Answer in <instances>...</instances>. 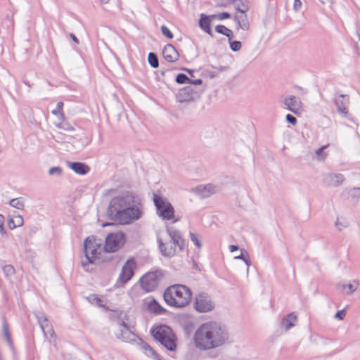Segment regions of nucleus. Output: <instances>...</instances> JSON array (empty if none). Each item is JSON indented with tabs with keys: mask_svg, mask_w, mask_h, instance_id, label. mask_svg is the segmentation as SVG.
<instances>
[{
	"mask_svg": "<svg viewBox=\"0 0 360 360\" xmlns=\"http://www.w3.org/2000/svg\"><path fill=\"white\" fill-rule=\"evenodd\" d=\"M143 214V207L141 198L130 191L113 197L107 209L108 218L122 225L139 220Z\"/></svg>",
	"mask_w": 360,
	"mask_h": 360,
	"instance_id": "nucleus-1",
	"label": "nucleus"
},
{
	"mask_svg": "<svg viewBox=\"0 0 360 360\" xmlns=\"http://www.w3.org/2000/svg\"><path fill=\"white\" fill-rule=\"evenodd\" d=\"M229 338V330L226 325L217 321H208L195 330L193 341L198 349L210 350L226 345Z\"/></svg>",
	"mask_w": 360,
	"mask_h": 360,
	"instance_id": "nucleus-2",
	"label": "nucleus"
},
{
	"mask_svg": "<svg viewBox=\"0 0 360 360\" xmlns=\"http://www.w3.org/2000/svg\"><path fill=\"white\" fill-rule=\"evenodd\" d=\"M163 297L165 302L169 306L181 308L190 302L192 291L186 285L176 284L168 287Z\"/></svg>",
	"mask_w": 360,
	"mask_h": 360,
	"instance_id": "nucleus-3",
	"label": "nucleus"
},
{
	"mask_svg": "<svg viewBox=\"0 0 360 360\" xmlns=\"http://www.w3.org/2000/svg\"><path fill=\"white\" fill-rule=\"evenodd\" d=\"M167 231L170 238L169 243H163L160 238H158V240L162 255L165 257H171L175 255L177 247L181 251L184 249V240L179 231L169 229Z\"/></svg>",
	"mask_w": 360,
	"mask_h": 360,
	"instance_id": "nucleus-4",
	"label": "nucleus"
},
{
	"mask_svg": "<svg viewBox=\"0 0 360 360\" xmlns=\"http://www.w3.org/2000/svg\"><path fill=\"white\" fill-rule=\"evenodd\" d=\"M153 338L169 351L176 348V338L169 326L161 325L151 330Z\"/></svg>",
	"mask_w": 360,
	"mask_h": 360,
	"instance_id": "nucleus-5",
	"label": "nucleus"
},
{
	"mask_svg": "<svg viewBox=\"0 0 360 360\" xmlns=\"http://www.w3.org/2000/svg\"><path fill=\"white\" fill-rule=\"evenodd\" d=\"M102 240L94 236H89L84 243V250L86 261H82V265L85 267L89 264H93L101 252Z\"/></svg>",
	"mask_w": 360,
	"mask_h": 360,
	"instance_id": "nucleus-6",
	"label": "nucleus"
},
{
	"mask_svg": "<svg viewBox=\"0 0 360 360\" xmlns=\"http://www.w3.org/2000/svg\"><path fill=\"white\" fill-rule=\"evenodd\" d=\"M153 201L156 208V213L160 218L164 220H172L174 218V208L167 198L153 193Z\"/></svg>",
	"mask_w": 360,
	"mask_h": 360,
	"instance_id": "nucleus-7",
	"label": "nucleus"
},
{
	"mask_svg": "<svg viewBox=\"0 0 360 360\" xmlns=\"http://www.w3.org/2000/svg\"><path fill=\"white\" fill-rule=\"evenodd\" d=\"M164 278V274L160 270L148 272L140 278V285L146 292L155 290Z\"/></svg>",
	"mask_w": 360,
	"mask_h": 360,
	"instance_id": "nucleus-8",
	"label": "nucleus"
},
{
	"mask_svg": "<svg viewBox=\"0 0 360 360\" xmlns=\"http://www.w3.org/2000/svg\"><path fill=\"white\" fill-rule=\"evenodd\" d=\"M125 243L124 234L122 231L111 233L105 238L104 250L107 252L117 251Z\"/></svg>",
	"mask_w": 360,
	"mask_h": 360,
	"instance_id": "nucleus-9",
	"label": "nucleus"
},
{
	"mask_svg": "<svg viewBox=\"0 0 360 360\" xmlns=\"http://www.w3.org/2000/svg\"><path fill=\"white\" fill-rule=\"evenodd\" d=\"M201 92L191 86L181 89L176 95V101L181 103H191L200 98Z\"/></svg>",
	"mask_w": 360,
	"mask_h": 360,
	"instance_id": "nucleus-10",
	"label": "nucleus"
},
{
	"mask_svg": "<svg viewBox=\"0 0 360 360\" xmlns=\"http://www.w3.org/2000/svg\"><path fill=\"white\" fill-rule=\"evenodd\" d=\"M214 305L210 296L206 293H200L195 298V307L200 312H207L214 308Z\"/></svg>",
	"mask_w": 360,
	"mask_h": 360,
	"instance_id": "nucleus-11",
	"label": "nucleus"
},
{
	"mask_svg": "<svg viewBox=\"0 0 360 360\" xmlns=\"http://www.w3.org/2000/svg\"><path fill=\"white\" fill-rule=\"evenodd\" d=\"M136 268V262L133 259H129L122 266L119 277L120 282L123 284L127 283L134 276V271Z\"/></svg>",
	"mask_w": 360,
	"mask_h": 360,
	"instance_id": "nucleus-12",
	"label": "nucleus"
},
{
	"mask_svg": "<svg viewBox=\"0 0 360 360\" xmlns=\"http://www.w3.org/2000/svg\"><path fill=\"white\" fill-rule=\"evenodd\" d=\"M119 331L115 334L117 338L124 342H131L136 340V335L124 321H122L119 323Z\"/></svg>",
	"mask_w": 360,
	"mask_h": 360,
	"instance_id": "nucleus-13",
	"label": "nucleus"
},
{
	"mask_svg": "<svg viewBox=\"0 0 360 360\" xmlns=\"http://www.w3.org/2000/svg\"><path fill=\"white\" fill-rule=\"evenodd\" d=\"M283 104L286 109L295 114H297L302 110V103L293 95L288 96L283 101Z\"/></svg>",
	"mask_w": 360,
	"mask_h": 360,
	"instance_id": "nucleus-14",
	"label": "nucleus"
},
{
	"mask_svg": "<svg viewBox=\"0 0 360 360\" xmlns=\"http://www.w3.org/2000/svg\"><path fill=\"white\" fill-rule=\"evenodd\" d=\"M345 180V177L341 174L328 173L323 176V182L328 186L338 187L340 186Z\"/></svg>",
	"mask_w": 360,
	"mask_h": 360,
	"instance_id": "nucleus-15",
	"label": "nucleus"
},
{
	"mask_svg": "<svg viewBox=\"0 0 360 360\" xmlns=\"http://www.w3.org/2000/svg\"><path fill=\"white\" fill-rule=\"evenodd\" d=\"M34 315L40 325V327H41L44 334L46 336H47L48 334H49L52 337L54 334V331L49 326L48 319H47L46 316H45V314L41 311H36V312H34Z\"/></svg>",
	"mask_w": 360,
	"mask_h": 360,
	"instance_id": "nucleus-16",
	"label": "nucleus"
},
{
	"mask_svg": "<svg viewBox=\"0 0 360 360\" xmlns=\"http://www.w3.org/2000/svg\"><path fill=\"white\" fill-rule=\"evenodd\" d=\"M335 105L338 111L345 117L348 115L347 105L349 103V97L347 95L340 94L335 98Z\"/></svg>",
	"mask_w": 360,
	"mask_h": 360,
	"instance_id": "nucleus-17",
	"label": "nucleus"
},
{
	"mask_svg": "<svg viewBox=\"0 0 360 360\" xmlns=\"http://www.w3.org/2000/svg\"><path fill=\"white\" fill-rule=\"evenodd\" d=\"M162 56L168 62L172 63L178 60L179 55L174 46L172 44L166 45L162 50Z\"/></svg>",
	"mask_w": 360,
	"mask_h": 360,
	"instance_id": "nucleus-18",
	"label": "nucleus"
},
{
	"mask_svg": "<svg viewBox=\"0 0 360 360\" xmlns=\"http://www.w3.org/2000/svg\"><path fill=\"white\" fill-rule=\"evenodd\" d=\"M212 20H214V18L211 17V15L201 14L198 24L201 30L213 37V33L210 27Z\"/></svg>",
	"mask_w": 360,
	"mask_h": 360,
	"instance_id": "nucleus-19",
	"label": "nucleus"
},
{
	"mask_svg": "<svg viewBox=\"0 0 360 360\" xmlns=\"http://www.w3.org/2000/svg\"><path fill=\"white\" fill-rule=\"evenodd\" d=\"M297 321V317L295 313L292 312L282 319L280 326L285 331H288L295 325Z\"/></svg>",
	"mask_w": 360,
	"mask_h": 360,
	"instance_id": "nucleus-20",
	"label": "nucleus"
},
{
	"mask_svg": "<svg viewBox=\"0 0 360 360\" xmlns=\"http://www.w3.org/2000/svg\"><path fill=\"white\" fill-rule=\"evenodd\" d=\"M234 20L237 23L236 29L238 30L240 28L243 30L247 31L250 28V22L248 19L247 15L245 13H242L240 15H236L234 16Z\"/></svg>",
	"mask_w": 360,
	"mask_h": 360,
	"instance_id": "nucleus-21",
	"label": "nucleus"
},
{
	"mask_svg": "<svg viewBox=\"0 0 360 360\" xmlns=\"http://www.w3.org/2000/svg\"><path fill=\"white\" fill-rule=\"evenodd\" d=\"M70 167L75 173L81 175L86 174L89 170L86 165L79 162L70 163Z\"/></svg>",
	"mask_w": 360,
	"mask_h": 360,
	"instance_id": "nucleus-22",
	"label": "nucleus"
},
{
	"mask_svg": "<svg viewBox=\"0 0 360 360\" xmlns=\"http://www.w3.org/2000/svg\"><path fill=\"white\" fill-rule=\"evenodd\" d=\"M147 309L150 312L156 314H162L166 311V310L154 299L147 302Z\"/></svg>",
	"mask_w": 360,
	"mask_h": 360,
	"instance_id": "nucleus-23",
	"label": "nucleus"
},
{
	"mask_svg": "<svg viewBox=\"0 0 360 360\" xmlns=\"http://www.w3.org/2000/svg\"><path fill=\"white\" fill-rule=\"evenodd\" d=\"M338 287L343 290H347L346 294L349 295L357 290L359 283L357 281H354L352 283H339Z\"/></svg>",
	"mask_w": 360,
	"mask_h": 360,
	"instance_id": "nucleus-24",
	"label": "nucleus"
},
{
	"mask_svg": "<svg viewBox=\"0 0 360 360\" xmlns=\"http://www.w3.org/2000/svg\"><path fill=\"white\" fill-rule=\"evenodd\" d=\"M215 31L217 33H219V34H221L226 36L228 38L229 41H231L234 37L232 30L227 28L224 25H217L215 27Z\"/></svg>",
	"mask_w": 360,
	"mask_h": 360,
	"instance_id": "nucleus-25",
	"label": "nucleus"
},
{
	"mask_svg": "<svg viewBox=\"0 0 360 360\" xmlns=\"http://www.w3.org/2000/svg\"><path fill=\"white\" fill-rule=\"evenodd\" d=\"M198 189L200 191H204L205 193H205V195H204L205 196H207L210 194H214L219 191V188L217 186H214V185L210 184H207L204 186H200L198 187Z\"/></svg>",
	"mask_w": 360,
	"mask_h": 360,
	"instance_id": "nucleus-26",
	"label": "nucleus"
},
{
	"mask_svg": "<svg viewBox=\"0 0 360 360\" xmlns=\"http://www.w3.org/2000/svg\"><path fill=\"white\" fill-rule=\"evenodd\" d=\"M8 224L10 229H14L23 225V218L20 215H17L10 219Z\"/></svg>",
	"mask_w": 360,
	"mask_h": 360,
	"instance_id": "nucleus-27",
	"label": "nucleus"
},
{
	"mask_svg": "<svg viewBox=\"0 0 360 360\" xmlns=\"http://www.w3.org/2000/svg\"><path fill=\"white\" fill-rule=\"evenodd\" d=\"M234 7L240 14L246 13L248 10V0L235 1Z\"/></svg>",
	"mask_w": 360,
	"mask_h": 360,
	"instance_id": "nucleus-28",
	"label": "nucleus"
},
{
	"mask_svg": "<svg viewBox=\"0 0 360 360\" xmlns=\"http://www.w3.org/2000/svg\"><path fill=\"white\" fill-rule=\"evenodd\" d=\"M148 62L153 68H157L159 66L158 58L155 53L150 52L148 53Z\"/></svg>",
	"mask_w": 360,
	"mask_h": 360,
	"instance_id": "nucleus-29",
	"label": "nucleus"
},
{
	"mask_svg": "<svg viewBox=\"0 0 360 360\" xmlns=\"http://www.w3.org/2000/svg\"><path fill=\"white\" fill-rule=\"evenodd\" d=\"M327 147L328 145H325L315 150L316 158L319 161H323L327 157V153L324 151Z\"/></svg>",
	"mask_w": 360,
	"mask_h": 360,
	"instance_id": "nucleus-30",
	"label": "nucleus"
},
{
	"mask_svg": "<svg viewBox=\"0 0 360 360\" xmlns=\"http://www.w3.org/2000/svg\"><path fill=\"white\" fill-rule=\"evenodd\" d=\"M9 205L18 210H22L24 208V201L21 198H13L10 200Z\"/></svg>",
	"mask_w": 360,
	"mask_h": 360,
	"instance_id": "nucleus-31",
	"label": "nucleus"
},
{
	"mask_svg": "<svg viewBox=\"0 0 360 360\" xmlns=\"http://www.w3.org/2000/svg\"><path fill=\"white\" fill-rule=\"evenodd\" d=\"M335 227L338 229V231H341L344 229L349 226V222L347 220H346L344 218H337V220L335 223Z\"/></svg>",
	"mask_w": 360,
	"mask_h": 360,
	"instance_id": "nucleus-32",
	"label": "nucleus"
},
{
	"mask_svg": "<svg viewBox=\"0 0 360 360\" xmlns=\"http://www.w3.org/2000/svg\"><path fill=\"white\" fill-rule=\"evenodd\" d=\"M2 327H3V334H4V339L7 342V343H8V346L11 347V349H13V345L11 341V337L9 335V332H8V326H7V324L6 322L3 323Z\"/></svg>",
	"mask_w": 360,
	"mask_h": 360,
	"instance_id": "nucleus-33",
	"label": "nucleus"
},
{
	"mask_svg": "<svg viewBox=\"0 0 360 360\" xmlns=\"http://www.w3.org/2000/svg\"><path fill=\"white\" fill-rule=\"evenodd\" d=\"M61 120L63 121L56 125L58 128L66 131H75V128L69 122H65L64 118Z\"/></svg>",
	"mask_w": 360,
	"mask_h": 360,
	"instance_id": "nucleus-34",
	"label": "nucleus"
},
{
	"mask_svg": "<svg viewBox=\"0 0 360 360\" xmlns=\"http://www.w3.org/2000/svg\"><path fill=\"white\" fill-rule=\"evenodd\" d=\"M63 102H58L57 103V106H56V109L55 110H53L51 111V113L53 115H57L58 116V117L60 119H63L64 118V115L63 113L61 112L62 111V109H63Z\"/></svg>",
	"mask_w": 360,
	"mask_h": 360,
	"instance_id": "nucleus-35",
	"label": "nucleus"
},
{
	"mask_svg": "<svg viewBox=\"0 0 360 360\" xmlns=\"http://www.w3.org/2000/svg\"><path fill=\"white\" fill-rule=\"evenodd\" d=\"M349 196L356 200L360 199V187H354L351 188L348 192Z\"/></svg>",
	"mask_w": 360,
	"mask_h": 360,
	"instance_id": "nucleus-36",
	"label": "nucleus"
},
{
	"mask_svg": "<svg viewBox=\"0 0 360 360\" xmlns=\"http://www.w3.org/2000/svg\"><path fill=\"white\" fill-rule=\"evenodd\" d=\"M3 271L6 277H10L15 274V269L11 264H7L3 266Z\"/></svg>",
	"mask_w": 360,
	"mask_h": 360,
	"instance_id": "nucleus-37",
	"label": "nucleus"
},
{
	"mask_svg": "<svg viewBox=\"0 0 360 360\" xmlns=\"http://www.w3.org/2000/svg\"><path fill=\"white\" fill-rule=\"evenodd\" d=\"M190 238L191 241L195 244V246H197L198 248H201L202 243L198 234L191 232Z\"/></svg>",
	"mask_w": 360,
	"mask_h": 360,
	"instance_id": "nucleus-38",
	"label": "nucleus"
},
{
	"mask_svg": "<svg viewBox=\"0 0 360 360\" xmlns=\"http://www.w3.org/2000/svg\"><path fill=\"white\" fill-rule=\"evenodd\" d=\"M211 17L218 20H223L231 18V14L227 12L219 13L217 14L211 15Z\"/></svg>",
	"mask_w": 360,
	"mask_h": 360,
	"instance_id": "nucleus-39",
	"label": "nucleus"
},
{
	"mask_svg": "<svg viewBox=\"0 0 360 360\" xmlns=\"http://www.w3.org/2000/svg\"><path fill=\"white\" fill-rule=\"evenodd\" d=\"M190 81V78L184 73H179L176 77V82L179 84H186Z\"/></svg>",
	"mask_w": 360,
	"mask_h": 360,
	"instance_id": "nucleus-40",
	"label": "nucleus"
},
{
	"mask_svg": "<svg viewBox=\"0 0 360 360\" xmlns=\"http://www.w3.org/2000/svg\"><path fill=\"white\" fill-rule=\"evenodd\" d=\"M229 41L230 49L232 51L236 52V51H238L241 49L242 44H241L240 41H233V39H231V41Z\"/></svg>",
	"mask_w": 360,
	"mask_h": 360,
	"instance_id": "nucleus-41",
	"label": "nucleus"
},
{
	"mask_svg": "<svg viewBox=\"0 0 360 360\" xmlns=\"http://www.w3.org/2000/svg\"><path fill=\"white\" fill-rule=\"evenodd\" d=\"M89 300L92 304H96L99 307L103 305V301L96 295H91L89 297Z\"/></svg>",
	"mask_w": 360,
	"mask_h": 360,
	"instance_id": "nucleus-42",
	"label": "nucleus"
},
{
	"mask_svg": "<svg viewBox=\"0 0 360 360\" xmlns=\"http://www.w3.org/2000/svg\"><path fill=\"white\" fill-rule=\"evenodd\" d=\"M161 32H162V34L167 39H172L174 37L172 32L165 25H162Z\"/></svg>",
	"mask_w": 360,
	"mask_h": 360,
	"instance_id": "nucleus-43",
	"label": "nucleus"
},
{
	"mask_svg": "<svg viewBox=\"0 0 360 360\" xmlns=\"http://www.w3.org/2000/svg\"><path fill=\"white\" fill-rule=\"evenodd\" d=\"M145 354L148 356L153 357L154 359L160 360V356L152 347H150Z\"/></svg>",
	"mask_w": 360,
	"mask_h": 360,
	"instance_id": "nucleus-44",
	"label": "nucleus"
},
{
	"mask_svg": "<svg viewBox=\"0 0 360 360\" xmlns=\"http://www.w3.org/2000/svg\"><path fill=\"white\" fill-rule=\"evenodd\" d=\"M62 173V169L60 167H53L49 169V175H60Z\"/></svg>",
	"mask_w": 360,
	"mask_h": 360,
	"instance_id": "nucleus-45",
	"label": "nucleus"
},
{
	"mask_svg": "<svg viewBox=\"0 0 360 360\" xmlns=\"http://www.w3.org/2000/svg\"><path fill=\"white\" fill-rule=\"evenodd\" d=\"M5 218L4 216H0V233L2 236H6L7 232L4 229Z\"/></svg>",
	"mask_w": 360,
	"mask_h": 360,
	"instance_id": "nucleus-46",
	"label": "nucleus"
},
{
	"mask_svg": "<svg viewBox=\"0 0 360 360\" xmlns=\"http://www.w3.org/2000/svg\"><path fill=\"white\" fill-rule=\"evenodd\" d=\"M285 118H286L287 122L290 123L291 124L295 125L297 124V120L295 116H293L290 114H288L286 115Z\"/></svg>",
	"mask_w": 360,
	"mask_h": 360,
	"instance_id": "nucleus-47",
	"label": "nucleus"
},
{
	"mask_svg": "<svg viewBox=\"0 0 360 360\" xmlns=\"http://www.w3.org/2000/svg\"><path fill=\"white\" fill-rule=\"evenodd\" d=\"M345 315H346L345 310L342 309V310L338 311L336 312V314H335V318L340 319V320H343Z\"/></svg>",
	"mask_w": 360,
	"mask_h": 360,
	"instance_id": "nucleus-48",
	"label": "nucleus"
},
{
	"mask_svg": "<svg viewBox=\"0 0 360 360\" xmlns=\"http://www.w3.org/2000/svg\"><path fill=\"white\" fill-rule=\"evenodd\" d=\"M248 256V255L247 251L245 250H242L241 255L239 256L235 257V259H242L244 261Z\"/></svg>",
	"mask_w": 360,
	"mask_h": 360,
	"instance_id": "nucleus-49",
	"label": "nucleus"
},
{
	"mask_svg": "<svg viewBox=\"0 0 360 360\" xmlns=\"http://www.w3.org/2000/svg\"><path fill=\"white\" fill-rule=\"evenodd\" d=\"M302 6V2L300 0H295L294 5H293V9L295 11H298Z\"/></svg>",
	"mask_w": 360,
	"mask_h": 360,
	"instance_id": "nucleus-50",
	"label": "nucleus"
},
{
	"mask_svg": "<svg viewBox=\"0 0 360 360\" xmlns=\"http://www.w3.org/2000/svg\"><path fill=\"white\" fill-rule=\"evenodd\" d=\"M189 84H194V85H200L202 83V81L201 79H190V81L188 82Z\"/></svg>",
	"mask_w": 360,
	"mask_h": 360,
	"instance_id": "nucleus-51",
	"label": "nucleus"
},
{
	"mask_svg": "<svg viewBox=\"0 0 360 360\" xmlns=\"http://www.w3.org/2000/svg\"><path fill=\"white\" fill-rule=\"evenodd\" d=\"M141 347L143 349L144 352H147L150 347H151L146 342H143L141 340Z\"/></svg>",
	"mask_w": 360,
	"mask_h": 360,
	"instance_id": "nucleus-52",
	"label": "nucleus"
},
{
	"mask_svg": "<svg viewBox=\"0 0 360 360\" xmlns=\"http://www.w3.org/2000/svg\"><path fill=\"white\" fill-rule=\"evenodd\" d=\"M239 249L238 246V245H231L229 246V250L231 252H234V251H236Z\"/></svg>",
	"mask_w": 360,
	"mask_h": 360,
	"instance_id": "nucleus-53",
	"label": "nucleus"
},
{
	"mask_svg": "<svg viewBox=\"0 0 360 360\" xmlns=\"http://www.w3.org/2000/svg\"><path fill=\"white\" fill-rule=\"evenodd\" d=\"M69 36L73 40L74 42H75L76 44H79V41L75 34H70Z\"/></svg>",
	"mask_w": 360,
	"mask_h": 360,
	"instance_id": "nucleus-54",
	"label": "nucleus"
},
{
	"mask_svg": "<svg viewBox=\"0 0 360 360\" xmlns=\"http://www.w3.org/2000/svg\"><path fill=\"white\" fill-rule=\"evenodd\" d=\"M356 51L358 53V54L360 56V36L359 35V41L358 42L356 43Z\"/></svg>",
	"mask_w": 360,
	"mask_h": 360,
	"instance_id": "nucleus-55",
	"label": "nucleus"
},
{
	"mask_svg": "<svg viewBox=\"0 0 360 360\" xmlns=\"http://www.w3.org/2000/svg\"><path fill=\"white\" fill-rule=\"evenodd\" d=\"M244 262L248 266H249L251 264V262L249 260L248 257H246V259L244 260Z\"/></svg>",
	"mask_w": 360,
	"mask_h": 360,
	"instance_id": "nucleus-56",
	"label": "nucleus"
},
{
	"mask_svg": "<svg viewBox=\"0 0 360 360\" xmlns=\"http://www.w3.org/2000/svg\"><path fill=\"white\" fill-rule=\"evenodd\" d=\"M183 70H184L187 71L188 72H189V74H190V75H191V77H193V70H189V69H187V68H183Z\"/></svg>",
	"mask_w": 360,
	"mask_h": 360,
	"instance_id": "nucleus-57",
	"label": "nucleus"
},
{
	"mask_svg": "<svg viewBox=\"0 0 360 360\" xmlns=\"http://www.w3.org/2000/svg\"><path fill=\"white\" fill-rule=\"evenodd\" d=\"M101 1L103 4H106L109 1V0H101Z\"/></svg>",
	"mask_w": 360,
	"mask_h": 360,
	"instance_id": "nucleus-58",
	"label": "nucleus"
},
{
	"mask_svg": "<svg viewBox=\"0 0 360 360\" xmlns=\"http://www.w3.org/2000/svg\"><path fill=\"white\" fill-rule=\"evenodd\" d=\"M110 224H108V223H105V224H103L102 226L104 227V226H106L108 225H110Z\"/></svg>",
	"mask_w": 360,
	"mask_h": 360,
	"instance_id": "nucleus-59",
	"label": "nucleus"
},
{
	"mask_svg": "<svg viewBox=\"0 0 360 360\" xmlns=\"http://www.w3.org/2000/svg\"><path fill=\"white\" fill-rule=\"evenodd\" d=\"M24 83H25L26 85H27L28 86H30V85L28 84V82H24Z\"/></svg>",
	"mask_w": 360,
	"mask_h": 360,
	"instance_id": "nucleus-60",
	"label": "nucleus"
},
{
	"mask_svg": "<svg viewBox=\"0 0 360 360\" xmlns=\"http://www.w3.org/2000/svg\"><path fill=\"white\" fill-rule=\"evenodd\" d=\"M0 216H3V215L0 214Z\"/></svg>",
	"mask_w": 360,
	"mask_h": 360,
	"instance_id": "nucleus-61",
	"label": "nucleus"
}]
</instances>
